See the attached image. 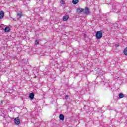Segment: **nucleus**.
Returning a JSON list of instances; mask_svg holds the SVG:
<instances>
[{
    "label": "nucleus",
    "mask_w": 127,
    "mask_h": 127,
    "mask_svg": "<svg viewBox=\"0 0 127 127\" xmlns=\"http://www.w3.org/2000/svg\"><path fill=\"white\" fill-rule=\"evenodd\" d=\"M35 43L36 45H37L38 44H39V40H36L35 42Z\"/></svg>",
    "instance_id": "14"
},
{
    "label": "nucleus",
    "mask_w": 127,
    "mask_h": 127,
    "mask_svg": "<svg viewBox=\"0 0 127 127\" xmlns=\"http://www.w3.org/2000/svg\"><path fill=\"white\" fill-rule=\"evenodd\" d=\"M68 98H69V96H68V95H66V96H65V99L66 100H67V99H68Z\"/></svg>",
    "instance_id": "16"
},
{
    "label": "nucleus",
    "mask_w": 127,
    "mask_h": 127,
    "mask_svg": "<svg viewBox=\"0 0 127 127\" xmlns=\"http://www.w3.org/2000/svg\"><path fill=\"white\" fill-rule=\"evenodd\" d=\"M68 19L69 16L68 15L64 16L63 17V20H64V21H66V20H68Z\"/></svg>",
    "instance_id": "8"
},
{
    "label": "nucleus",
    "mask_w": 127,
    "mask_h": 127,
    "mask_svg": "<svg viewBox=\"0 0 127 127\" xmlns=\"http://www.w3.org/2000/svg\"><path fill=\"white\" fill-rule=\"evenodd\" d=\"M103 36V32L102 31H97L96 33V37L97 39H101Z\"/></svg>",
    "instance_id": "1"
},
{
    "label": "nucleus",
    "mask_w": 127,
    "mask_h": 127,
    "mask_svg": "<svg viewBox=\"0 0 127 127\" xmlns=\"http://www.w3.org/2000/svg\"><path fill=\"white\" fill-rule=\"evenodd\" d=\"M79 2V0H72V3L74 4H77L78 2Z\"/></svg>",
    "instance_id": "12"
},
{
    "label": "nucleus",
    "mask_w": 127,
    "mask_h": 127,
    "mask_svg": "<svg viewBox=\"0 0 127 127\" xmlns=\"http://www.w3.org/2000/svg\"><path fill=\"white\" fill-rule=\"evenodd\" d=\"M17 16H18L19 18H21V16H22V13L20 11H18L17 12Z\"/></svg>",
    "instance_id": "5"
},
{
    "label": "nucleus",
    "mask_w": 127,
    "mask_h": 127,
    "mask_svg": "<svg viewBox=\"0 0 127 127\" xmlns=\"http://www.w3.org/2000/svg\"><path fill=\"white\" fill-rule=\"evenodd\" d=\"M14 121L15 123V124L18 126V125H19L20 124V120L19 119V117H17L14 119Z\"/></svg>",
    "instance_id": "2"
},
{
    "label": "nucleus",
    "mask_w": 127,
    "mask_h": 127,
    "mask_svg": "<svg viewBox=\"0 0 127 127\" xmlns=\"http://www.w3.org/2000/svg\"><path fill=\"white\" fill-rule=\"evenodd\" d=\"M115 47H119V44H115Z\"/></svg>",
    "instance_id": "17"
},
{
    "label": "nucleus",
    "mask_w": 127,
    "mask_h": 127,
    "mask_svg": "<svg viewBox=\"0 0 127 127\" xmlns=\"http://www.w3.org/2000/svg\"><path fill=\"white\" fill-rule=\"evenodd\" d=\"M83 12L85 14H89L90 13V10H89V8L88 7H85V9H84Z\"/></svg>",
    "instance_id": "3"
},
{
    "label": "nucleus",
    "mask_w": 127,
    "mask_h": 127,
    "mask_svg": "<svg viewBox=\"0 0 127 127\" xmlns=\"http://www.w3.org/2000/svg\"><path fill=\"white\" fill-rule=\"evenodd\" d=\"M124 54L127 56V48H126L124 50Z\"/></svg>",
    "instance_id": "13"
},
{
    "label": "nucleus",
    "mask_w": 127,
    "mask_h": 127,
    "mask_svg": "<svg viewBox=\"0 0 127 127\" xmlns=\"http://www.w3.org/2000/svg\"><path fill=\"white\" fill-rule=\"evenodd\" d=\"M4 31L5 32H9L10 31V28L9 27H6L4 28Z\"/></svg>",
    "instance_id": "7"
},
{
    "label": "nucleus",
    "mask_w": 127,
    "mask_h": 127,
    "mask_svg": "<svg viewBox=\"0 0 127 127\" xmlns=\"http://www.w3.org/2000/svg\"><path fill=\"white\" fill-rule=\"evenodd\" d=\"M120 99H123V98H125V95L123 94V93H121L119 95Z\"/></svg>",
    "instance_id": "10"
},
{
    "label": "nucleus",
    "mask_w": 127,
    "mask_h": 127,
    "mask_svg": "<svg viewBox=\"0 0 127 127\" xmlns=\"http://www.w3.org/2000/svg\"><path fill=\"white\" fill-rule=\"evenodd\" d=\"M77 12H78V13H81V12H83V11H84V9H83V8H78L77 9Z\"/></svg>",
    "instance_id": "9"
},
{
    "label": "nucleus",
    "mask_w": 127,
    "mask_h": 127,
    "mask_svg": "<svg viewBox=\"0 0 127 127\" xmlns=\"http://www.w3.org/2000/svg\"><path fill=\"white\" fill-rule=\"evenodd\" d=\"M3 16H4V12L3 11H0V19L3 18Z\"/></svg>",
    "instance_id": "4"
},
{
    "label": "nucleus",
    "mask_w": 127,
    "mask_h": 127,
    "mask_svg": "<svg viewBox=\"0 0 127 127\" xmlns=\"http://www.w3.org/2000/svg\"><path fill=\"white\" fill-rule=\"evenodd\" d=\"M60 119L61 121H64V115L63 114H61L60 115Z\"/></svg>",
    "instance_id": "11"
},
{
    "label": "nucleus",
    "mask_w": 127,
    "mask_h": 127,
    "mask_svg": "<svg viewBox=\"0 0 127 127\" xmlns=\"http://www.w3.org/2000/svg\"><path fill=\"white\" fill-rule=\"evenodd\" d=\"M61 3H62V4H65V1L62 0L61 1Z\"/></svg>",
    "instance_id": "15"
},
{
    "label": "nucleus",
    "mask_w": 127,
    "mask_h": 127,
    "mask_svg": "<svg viewBox=\"0 0 127 127\" xmlns=\"http://www.w3.org/2000/svg\"><path fill=\"white\" fill-rule=\"evenodd\" d=\"M29 98L31 100H33L34 99V93H31L29 94Z\"/></svg>",
    "instance_id": "6"
}]
</instances>
